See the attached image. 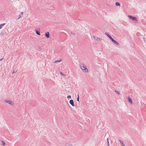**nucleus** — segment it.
<instances>
[{
	"label": "nucleus",
	"mask_w": 146,
	"mask_h": 146,
	"mask_svg": "<svg viewBox=\"0 0 146 146\" xmlns=\"http://www.w3.org/2000/svg\"><path fill=\"white\" fill-rule=\"evenodd\" d=\"M80 67L82 70L85 72H88V69L83 64L80 65Z\"/></svg>",
	"instance_id": "nucleus-1"
},
{
	"label": "nucleus",
	"mask_w": 146,
	"mask_h": 146,
	"mask_svg": "<svg viewBox=\"0 0 146 146\" xmlns=\"http://www.w3.org/2000/svg\"><path fill=\"white\" fill-rule=\"evenodd\" d=\"M128 17L130 19H131L133 21H138L137 18L136 17H134L131 15H128Z\"/></svg>",
	"instance_id": "nucleus-2"
},
{
	"label": "nucleus",
	"mask_w": 146,
	"mask_h": 146,
	"mask_svg": "<svg viewBox=\"0 0 146 146\" xmlns=\"http://www.w3.org/2000/svg\"><path fill=\"white\" fill-rule=\"evenodd\" d=\"M92 37L96 40H101L102 39L101 38H100L98 37H96L94 36H93Z\"/></svg>",
	"instance_id": "nucleus-3"
},
{
	"label": "nucleus",
	"mask_w": 146,
	"mask_h": 146,
	"mask_svg": "<svg viewBox=\"0 0 146 146\" xmlns=\"http://www.w3.org/2000/svg\"><path fill=\"white\" fill-rule=\"evenodd\" d=\"M70 104L72 106H74V102L73 100H71L69 101Z\"/></svg>",
	"instance_id": "nucleus-4"
},
{
	"label": "nucleus",
	"mask_w": 146,
	"mask_h": 146,
	"mask_svg": "<svg viewBox=\"0 0 146 146\" xmlns=\"http://www.w3.org/2000/svg\"><path fill=\"white\" fill-rule=\"evenodd\" d=\"M45 36L47 38H49L50 36L49 33L48 32H46L45 33Z\"/></svg>",
	"instance_id": "nucleus-5"
},
{
	"label": "nucleus",
	"mask_w": 146,
	"mask_h": 146,
	"mask_svg": "<svg viewBox=\"0 0 146 146\" xmlns=\"http://www.w3.org/2000/svg\"><path fill=\"white\" fill-rule=\"evenodd\" d=\"M128 100L129 102L131 104H132V101L131 98L129 97H128Z\"/></svg>",
	"instance_id": "nucleus-6"
},
{
	"label": "nucleus",
	"mask_w": 146,
	"mask_h": 146,
	"mask_svg": "<svg viewBox=\"0 0 146 146\" xmlns=\"http://www.w3.org/2000/svg\"><path fill=\"white\" fill-rule=\"evenodd\" d=\"M112 41L116 45H119V43L117 42L116 40L113 39V40H112Z\"/></svg>",
	"instance_id": "nucleus-7"
},
{
	"label": "nucleus",
	"mask_w": 146,
	"mask_h": 146,
	"mask_svg": "<svg viewBox=\"0 0 146 146\" xmlns=\"http://www.w3.org/2000/svg\"><path fill=\"white\" fill-rule=\"evenodd\" d=\"M119 141L122 146H125L123 141H121L120 139L119 140Z\"/></svg>",
	"instance_id": "nucleus-8"
},
{
	"label": "nucleus",
	"mask_w": 146,
	"mask_h": 146,
	"mask_svg": "<svg viewBox=\"0 0 146 146\" xmlns=\"http://www.w3.org/2000/svg\"><path fill=\"white\" fill-rule=\"evenodd\" d=\"M5 102L10 105H11V101L9 100H5Z\"/></svg>",
	"instance_id": "nucleus-9"
},
{
	"label": "nucleus",
	"mask_w": 146,
	"mask_h": 146,
	"mask_svg": "<svg viewBox=\"0 0 146 146\" xmlns=\"http://www.w3.org/2000/svg\"><path fill=\"white\" fill-rule=\"evenodd\" d=\"M36 33L38 35H40V33L39 31L38 30H36L35 31Z\"/></svg>",
	"instance_id": "nucleus-10"
},
{
	"label": "nucleus",
	"mask_w": 146,
	"mask_h": 146,
	"mask_svg": "<svg viewBox=\"0 0 146 146\" xmlns=\"http://www.w3.org/2000/svg\"><path fill=\"white\" fill-rule=\"evenodd\" d=\"M62 61V60L60 59L59 60H57L54 61L53 63H55L57 62H61Z\"/></svg>",
	"instance_id": "nucleus-11"
},
{
	"label": "nucleus",
	"mask_w": 146,
	"mask_h": 146,
	"mask_svg": "<svg viewBox=\"0 0 146 146\" xmlns=\"http://www.w3.org/2000/svg\"><path fill=\"white\" fill-rule=\"evenodd\" d=\"M115 5L117 6H119L120 5V3L117 2L115 3Z\"/></svg>",
	"instance_id": "nucleus-12"
},
{
	"label": "nucleus",
	"mask_w": 146,
	"mask_h": 146,
	"mask_svg": "<svg viewBox=\"0 0 146 146\" xmlns=\"http://www.w3.org/2000/svg\"><path fill=\"white\" fill-rule=\"evenodd\" d=\"M111 40H113L114 39L110 35L108 36Z\"/></svg>",
	"instance_id": "nucleus-13"
},
{
	"label": "nucleus",
	"mask_w": 146,
	"mask_h": 146,
	"mask_svg": "<svg viewBox=\"0 0 146 146\" xmlns=\"http://www.w3.org/2000/svg\"><path fill=\"white\" fill-rule=\"evenodd\" d=\"M111 40H113L114 39L110 35L108 36Z\"/></svg>",
	"instance_id": "nucleus-14"
},
{
	"label": "nucleus",
	"mask_w": 146,
	"mask_h": 146,
	"mask_svg": "<svg viewBox=\"0 0 146 146\" xmlns=\"http://www.w3.org/2000/svg\"><path fill=\"white\" fill-rule=\"evenodd\" d=\"M111 40H113L114 39L110 35L108 36Z\"/></svg>",
	"instance_id": "nucleus-15"
},
{
	"label": "nucleus",
	"mask_w": 146,
	"mask_h": 146,
	"mask_svg": "<svg viewBox=\"0 0 146 146\" xmlns=\"http://www.w3.org/2000/svg\"><path fill=\"white\" fill-rule=\"evenodd\" d=\"M111 40H113L114 39L110 35L108 36Z\"/></svg>",
	"instance_id": "nucleus-16"
},
{
	"label": "nucleus",
	"mask_w": 146,
	"mask_h": 146,
	"mask_svg": "<svg viewBox=\"0 0 146 146\" xmlns=\"http://www.w3.org/2000/svg\"><path fill=\"white\" fill-rule=\"evenodd\" d=\"M111 40H113L114 39L110 35L108 36Z\"/></svg>",
	"instance_id": "nucleus-17"
},
{
	"label": "nucleus",
	"mask_w": 146,
	"mask_h": 146,
	"mask_svg": "<svg viewBox=\"0 0 146 146\" xmlns=\"http://www.w3.org/2000/svg\"><path fill=\"white\" fill-rule=\"evenodd\" d=\"M111 40H113L114 39L110 35L108 36Z\"/></svg>",
	"instance_id": "nucleus-18"
},
{
	"label": "nucleus",
	"mask_w": 146,
	"mask_h": 146,
	"mask_svg": "<svg viewBox=\"0 0 146 146\" xmlns=\"http://www.w3.org/2000/svg\"><path fill=\"white\" fill-rule=\"evenodd\" d=\"M5 25V23H3L0 25V29H1L3 26Z\"/></svg>",
	"instance_id": "nucleus-19"
},
{
	"label": "nucleus",
	"mask_w": 146,
	"mask_h": 146,
	"mask_svg": "<svg viewBox=\"0 0 146 146\" xmlns=\"http://www.w3.org/2000/svg\"><path fill=\"white\" fill-rule=\"evenodd\" d=\"M115 92H116L117 94H120V92L116 90H115Z\"/></svg>",
	"instance_id": "nucleus-20"
},
{
	"label": "nucleus",
	"mask_w": 146,
	"mask_h": 146,
	"mask_svg": "<svg viewBox=\"0 0 146 146\" xmlns=\"http://www.w3.org/2000/svg\"><path fill=\"white\" fill-rule=\"evenodd\" d=\"M145 35H144V36H143V38L144 39V41L145 42V43H146V40H145Z\"/></svg>",
	"instance_id": "nucleus-21"
},
{
	"label": "nucleus",
	"mask_w": 146,
	"mask_h": 146,
	"mask_svg": "<svg viewBox=\"0 0 146 146\" xmlns=\"http://www.w3.org/2000/svg\"><path fill=\"white\" fill-rule=\"evenodd\" d=\"M2 145H5V143L3 141H2Z\"/></svg>",
	"instance_id": "nucleus-22"
},
{
	"label": "nucleus",
	"mask_w": 146,
	"mask_h": 146,
	"mask_svg": "<svg viewBox=\"0 0 146 146\" xmlns=\"http://www.w3.org/2000/svg\"><path fill=\"white\" fill-rule=\"evenodd\" d=\"M107 145H108V146H110V144H109V141H108V138L107 139Z\"/></svg>",
	"instance_id": "nucleus-23"
},
{
	"label": "nucleus",
	"mask_w": 146,
	"mask_h": 146,
	"mask_svg": "<svg viewBox=\"0 0 146 146\" xmlns=\"http://www.w3.org/2000/svg\"><path fill=\"white\" fill-rule=\"evenodd\" d=\"M4 35V32H2L1 33H0V35L1 36H3V35Z\"/></svg>",
	"instance_id": "nucleus-24"
},
{
	"label": "nucleus",
	"mask_w": 146,
	"mask_h": 146,
	"mask_svg": "<svg viewBox=\"0 0 146 146\" xmlns=\"http://www.w3.org/2000/svg\"><path fill=\"white\" fill-rule=\"evenodd\" d=\"M77 101L78 102L79 101V98L78 95V97L77 98Z\"/></svg>",
	"instance_id": "nucleus-25"
},
{
	"label": "nucleus",
	"mask_w": 146,
	"mask_h": 146,
	"mask_svg": "<svg viewBox=\"0 0 146 146\" xmlns=\"http://www.w3.org/2000/svg\"><path fill=\"white\" fill-rule=\"evenodd\" d=\"M71 33L73 35H75V33H74V32L71 31Z\"/></svg>",
	"instance_id": "nucleus-26"
},
{
	"label": "nucleus",
	"mask_w": 146,
	"mask_h": 146,
	"mask_svg": "<svg viewBox=\"0 0 146 146\" xmlns=\"http://www.w3.org/2000/svg\"><path fill=\"white\" fill-rule=\"evenodd\" d=\"M105 34L107 36H108L109 35L106 32L105 33Z\"/></svg>",
	"instance_id": "nucleus-27"
},
{
	"label": "nucleus",
	"mask_w": 146,
	"mask_h": 146,
	"mask_svg": "<svg viewBox=\"0 0 146 146\" xmlns=\"http://www.w3.org/2000/svg\"><path fill=\"white\" fill-rule=\"evenodd\" d=\"M67 98H71V96L70 95L68 96H67Z\"/></svg>",
	"instance_id": "nucleus-28"
},
{
	"label": "nucleus",
	"mask_w": 146,
	"mask_h": 146,
	"mask_svg": "<svg viewBox=\"0 0 146 146\" xmlns=\"http://www.w3.org/2000/svg\"><path fill=\"white\" fill-rule=\"evenodd\" d=\"M65 146H73L71 144H69V145H65Z\"/></svg>",
	"instance_id": "nucleus-29"
},
{
	"label": "nucleus",
	"mask_w": 146,
	"mask_h": 146,
	"mask_svg": "<svg viewBox=\"0 0 146 146\" xmlns=\"http://www.w3.org/2000/svg\"><path fill=\"white\" fill-rule=\"evenodd\" d=\"M21 15H19V17L18 18V19H19L21 17Z\"/></svg>",
	"instance_id": "nucleus-30"
},
{
	"label": "nucleus",
	"mask_w": 146,
	"mask_h": 146,
	"mask_svg": "<svg viewBox=\"0 0 146 146\" xmlns=\"http://www.w3.org/2000/svg\"><path fill=\"white\" fill-rule=\"evenodd\" d=\"M60 74L61 75L63 76H65V75H64L62 72H60Z\"/></svg>",
	"instance_id": "nucleus-31"
},
{
	"label": "nucleus",
	"mask_w": 146,
	"mask_h": 146,
	"mask_svg": "<svg viewBox=\"0 0 146 146\" xmlns=\"http://www.w3.org/2000/svg\"><path fill=\"white\" fill-rule=\"evenodd\" d=\"M17 72V71H14L13 72H12V74H14L15 73H16Z\"/></svg>",
	"instance_id": "nucleus-32"
},
{
	"label": "nucleus",
	"mask_w": 146,
	"mask_h": 146,
	"mask_svg": "<svg viewBox=\"0 0 146 146\" xmlns=\"http://www.w3.org/2000/svg\"><path fill=\"white\" fill-rule=\"evenodd\" d=\"M23 12H22L21 13V15H23Z\"/></svg>",
	"instance_id": "nucleus-33"
},
{
	"label": "nucleus",
	"mask_w": 146,
	"mask_h": 146,
	"mask_svg": "<svg viewBox=\"0 0 146 146\" xmlns=\"http://www.w3.org/2000/svg\"><path fill=\"white\" fill-rule=\"evenodd\" d=\"M4 58H2V59H0V61H1V60H3V59Z\"/></svg>",
	"instance_id": "nucleus-34"
}]
</instances>
